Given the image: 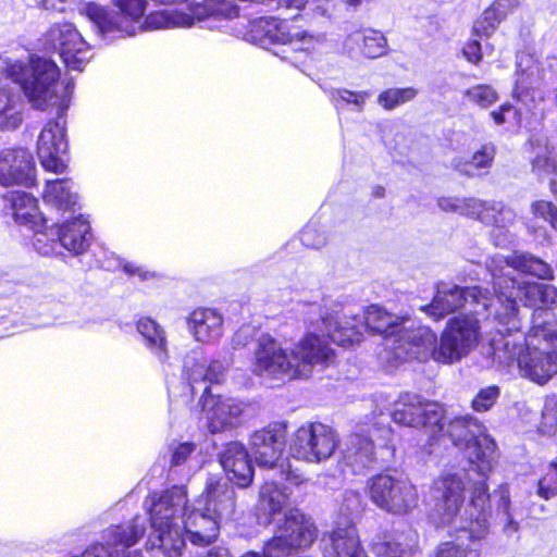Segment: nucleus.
<instances>
[{
	"label": "nucleus",
	"mask_w": 557,
	"mask_h": 557,
	"mask_svg": "<svg viewBox=\"0 0 557 557\" xmlns=\"http://www.w3.org/2000/svg\"><path fill=\"white\" fill-rule=\"evenodd\" d=\"M416 546V534L395 532L377 536L371 543V552L375 557H411Z\"/></svg>",
	"instance_id": "2f4dec72"
},
{
	"label": "nucleus",
	"mask_w": 557,
	"mask_h": 557,
	"mask_svg": "<svg viewBox=\"0 0 557 557\" xmlns=\"http://www.w3.org/2000/svg\"><path fill=\"white\" fill-rule=\"evenodd\" d=\"M23 122L21 97L9 86L0 87V132L16 129Z\"/></svg>",
	"instance_id": "c9c22d12"
},
{
	"label": "nucleus",
	"mask_w": 557,
	"mask_h": 557,
	"mask_svg": "<svg viewBox=\"0 0 557 557\" xmlns=\"http://www.w3.org/2000/svg\"><path fill=\"white\" fill-rule=\"evenodd\" d=\"M502 20L491 8H487L473 24L472 33L478 37H490L500 24Z\"/></svg>",
	"instance_id": "a18cd8bd"
},
{
	"label": "nucleus",
	"mask_w": 557,
	"mask_h": 557,
	"mask_svg": "<svg viewBox=\"0 0 557 557\" xmlns=\"http://www.w3.org/2000/svg\"><path fill=\"white\" fill-rule=\"evenodd\" d=\"M490 307L499 309L495 293L494 296H490L488 292L483 290L480 286L462 288L441 283L432 302L421 307V310L433 320L438 321L461 308H469L470 315L473 317L481 314Z\"/></svg>",
	"instance_id": "1a4fd4ad"
},
{
	"label": "nucleus",
	"mask_w": 557,
	"mask_h": 557,
	"mask_svg": "<svg viewBox=\"0 0 557 557\" xmlns=\"http://www.w3.org/2000/svg\"><path fill=\"white\" fill-rule=\"evenodd\" d=\"M466 97L481 108L492 106L497 99L498 95L490 85H476L466 90Z\"/></svg>",
	"instance_id": "49530a36"
},
{
	"label": "nucleus",
	"mask_w": 557,
	"mask_h": 557,
	"mask_svg": "<svg viewBox=\"0 0 557 557\" xmlns=\"http://www.w3.org/2000/svg\"><path fill=\"white\" fill-rule=\"evenodd\" d=\"M195 445L193 443H183L177 445L171 457V462L174 466H180L184 463L187 458L194 453Z\"/></svg>",
	"instance_id": "4d7b16f0"
},
{
	"label": "nucleus",
	"mask_w": 557,
	"mask_h": 557,
	"mask_svg": "<svg viewBox=\"0 0 557 557\" xmlns=\"http://www.w3.org/2000/svg\"><path fill=\"white\" fill-rule=\"evenodd\" d=\"M481 203L482 208L473 214L472 219L492 226L491 237L495 246H508L513 238L510 227L516 222V212L499 201L481 199Z\"/></svg>",
	"instance_id": "4be33fe9"
},
{
	"label": "nucleus",
	"mask_w": 557,
	"mask_h": 557,
	"mask_svg": "<svg viewBox=\"0 0 557 557\" xmlns=\"http://www.w3.org/2000/svg\"><path fill=\"white\" fill-rule=\"evenodd\" d=\"M532 212L535 216L549 222L552 227L557 231V208L552 202L537 200L532 203Z\"/></svg>",
	"instance_id": "3c124183"
},
{
	"label": "nucleus",
	"mask_w": 557,
	"mask_h": 557,
	"mask_svg": "<svg viewBox=\"0 0 557 557\" xmlns=\"http://www.w3.org/2000/svg\"><path fill=\"white\" fill-rule=\"evenodd\" d=\"M436 557H479V553L463 542H445L437 547Z\"/></svg>",
	"instance_id": "8fccbe9b"
},
{
	"label": "nucleus",
	"mask_w": 557,
	"mask_h": 557,
	"mask_svg": "<svg viewBox=\"0 0 557 557\" xmlns=\"http://www.w3.org/2000/svg\"><path fill=\"white\" fill-rule=\"evenodd\" d=\"M289 492L274 479H267L259 492L260 510L270 517L280 515L288 505Z\"/></svg>",
	"instance_id": "e433bc0d"
},
{
	"label": "nucleus",
	"mask_w": 557,
	"mask_h": 557,
	"mask_svg": "<svg viewBox=\"0 0 557 557\" xmlns=\"http://www.w3.org/2000/svg\"><path fill=\"white\" fill-rule=\"evenodd\" d=\"M536 495L545 500L557 496V457L549 462L546 471L539 479Z\"/></svg>",
	"instance_id": "c03bdc74"
},
{
	"label": "nucleus",
	"mask_w": 557,
	"mask_h": 557,
	"mask_svg": "<svg viewBox=\"0 0 557 557\" xmlns=\"http://www.w3.org/2000/svg\"><path fill=\"white\" fill-rule=\"evenodd\" d=\"M346 499H347L348 502L354 503V504H355V506H357V505H359V503H360V495H359V493H357V492L349 491V492H347V493H346ZM347 507H348L349 509H352L354 505H352V504H351V505H350V504H348V505H347Z\"/></svg>",
	"instance_id": "0e129e2a"
},
{
	"label": "nucleus",
	"mask_w": 557,
	"mask_h": 557,
	"mask_svg": "<svg viewBox=\"0 0 557 557\" xmlns=\"http://www.w3.org/2000/svg\"><path fill=\"white\" fill-rule=\"evenodd\" d=\"M138 333L144 338V345L161 363H168L169 347L165 330L150 318H141L136 323Z\"/></svg>",
	"instance_id": "72a5a7b5"
},
{
	"label": "nucleus",
	"mask_w": 557,
	"mask_h": 557,
	"mask_svg": "<svg viewBox=\"0 0 557 557\" xmlns=\"http://www.w3.org/2000/svg\"><path fill=\"white\" fill-rule=\"evenodd\" d=\"M519 4V0H495L488 8L497 13V16L503 21L509 13L513 12Z\"/></svg>",
	"instance_id": "5fc2aeb1"
},
{
	"label": "nucleus",
	"mask_w": 557,
	"mask_h": 557,
	"mask_svg": "<svg viewBox=\"0 0 557 557\" xmlns=\"http://www.w3.org/2000/svg\"><path fill=\"white\" fill-rule=\"evenodd\" d=\"M300 239L305 246L320 248L325 245L326 237L324 234H317L313 226H306L300 235Z\"/></svg>",
	"instance_id": "864d4df0"
},
{
	"label": "nucleus",
	"mask_w": 557,
	"mask_h": 557,
	"mask_svg": "<svg viewBox=\"0 0 557 557\" xmlns=\"http://www.w3.org/2000/svg\"><path fill=\"white\" fill-rule=\"evenodd\" d=\"M73 188V182L67 178L48 181L42 195L44 200L58 212L74 215L77 206V194Z\"/></svg>",
	"instance_id": "473e14b6"
},
{
	"label": "nucleus",
	"mask_w": 557,
	"mask_h": 557,
	"mask_svg": "<svg viewBox=\"0 0 557 557\" xmlns=\"http://www.w3.org/2000/svg\"><path fill=\"white\" fill-rule=\"evenodd\" d=\"M370 499L379 508L393 515H406L418 505V492L407 479L377 474L368 482Z\"/></svg>",
	"instance_id": "f8f14e48"
},
{
	"label": "nucleus",
	"mask_w": 557,
	"mask_h": 557,
	"mask_svg": "<svg viewBox=\"0 0 557 557\" xmlns=\"http://www.w3.org/2000/svg\"><path fill=\"white\" fill-rule=\"evenodd\" d=\"M444 419L441 421L443 431L434 429L431 436L447 438L458 449L467 450L474 469L483 476L488 475L496 463V443L485 433L484 426L469 414L451 418L447 423Z\"/></svg>",
	"instance_id": "0eeeda50"
},
{
	"label": "nucleus",
	"mask_w": 557,
	"mask_h": 557,
	"mask_svg": "<svg viewBox=\"0 0 557 557\" xmlns=\"http://www.w3.org/2000/svg\"><path fill=\"white\" fill-rule=\"evenodd\" d=\"M35 183L36 165L29 150L20 147L0 151V185L32 187Z\"/></svg>",
	"instance_id": "412c9836"
},
{
	"label": "nucleus",
	"mask_w": 557,
	"mask_h": 557,
	"mask_svg": "<svg viewBox=\"0 0 557 557\" xmlns=\"http://www.w3.org/2000/svg\"><path fill=\"white\" fill-rule=\"evenodd\" d=\"M418 90L413 87L389 88L377 96V103L385 110H393L416 98Z\"/></svg>",
	"instance_id": "37998d69"
},
{
	"label": "nucleus",
	"mask_w": 557,
	"mask_h": 557,
	"mask_svg": "<svg viewBox=\"0 0 557 557\" xmlns=\"http://www.w3.org/2000/svg\"><path fill=\"white\" fill-rule=\"evenodd\" d=\"M123 270L131 275H138L143 280H147L150 276L149 272L144 271L141 268L131 262H125Z\"/></svg>",
	"instance_id": "052dcab7"
},
{
	"label": "nucleus",
	"mask_w": 557,
	"mask_h": 557,
	"mask_svg": "<svg viewBox=\"0 0 557 557\" xmlns=\"http://www.w3.org/2000/svg\"><path fill=\"white\" fill-rule=\"evenodd\" d=\"M67 152L64 123L60 121L48 122L39 134L37 154L42 168L54 173L66 170L64 156Z\"/></svg>",
	"instance_id": "6ab92c4d"
},
{
	"label": "nucleus",
	"mask_w": 557,
	"mask_h": 557,
	"mask_svg": "<svg viewBox=\"0 0 557 557\" xmlns=\"http://www.w3.org/2000/svg\"><path fill=\"white\" fill-rule=\"evenodd\" d=\"M437 206L441 210L446 212H457L467 218H473V214L482 208L481 199L469 197H441L437 200Z\"/></svg>",
	"instance_id": "a19ab883"
},
{
	"label": "nucleus",
	"mask_w": 557,
	"mask_h": 557,
	"mask_svg": "<svg viewBox=\"0 0 557 557\" xmlns=\"http://www.w3.org/2000/svg\"><path fill=\"white\" fill-rule=\"evenodd\" d=\"M374 195L377 197H382L384 195V188L381 186H377L374 190Z\"/></svg>",
	"instance_id": "774afa93"
},
{
	"label": "nucleus",
	"mask_w": 557,
	"mask_h": 557,
	"mask_svg": "<svg viewBox=\"0 0 557 557\" xmlns=\"http://www.w3.org/2000/svg\"><path fill=\"white\" fill-rule=\"evenodd\" d=\"M224 368L220 361H212L206 366V382L219 383L223 377Z\"/></svg>",
	"instance_id": "bf43d9fd"
},
{
	"label": "nucleus",
	"mask_w": 557,
	"mask_h": 557,
	"mask_svg": "<svg viewBox=\"0 0 557 557\" xmlns=\"http://www.w3.org/2000/svg\"><path fill=\"white\" fill-rule=\"evenodd\" d=\"M296 548L295 545H289V541L282 535L274 533L273 537L264 544L262 554L250 550L240 557H292L293 550Z\"/></svg>",
	"instance_id": "79ce46f5"
},
{
	"label": "nucleus",
	"mask_w": 557,
	"mask_h": 557,
	"mask_svg": "<svg viewBox=\"0 0 557 557\" xmlns=\"http://www.w3.org/2000/svg\"><path fill=\"white\" fill-rule=\"evenodd\" d=\"M542 81L543 70L539 61L530 53H518L513 97L529 106L534 101L535 92L541 87Z\"/></svg>",
	"instance_id": "bb28decb"
},
{
	"label": "nucleus",
	"mask_w": 557,
	"mask_h": 557,
	"mask_svg": "<svg viewBox=\"0 0 557 557\" xmlns=\"http://www.w3.org/2000/svg\"><path fill=\"white\" fill-rule=\"evenodd\" d=\"M335 431L323 423H308L298 428L289 440V454L307 462L329 459L337 447Z\"/></svg>",
	"instance_id": "4468645a"
},
{
	"label": "nucleus",
	"mask_w": 557,
	"mask_h": 557,
	"mask_svg": "<svg viewBox=\"0 0 557 557\" xmlns=\"http://www.w3.org/2000/svg\"><path fill=\"white\" fill-rule=\"evenodd\" d=\"M530 146L532 147V171L539 177L555 175L557 173V162L547 140L540 137L532 138L530 139Z\"/></svg>",
	"instance_id": "4c0bfd02"
},
{
	"label": "nucleus",
	"mask_w": 557,
	"mask_h": 557,
	"mask_svg": "<svg viewBox=\"0 0 557 557\" xmlns=\"http://www.w3.org/2000/svg\"><path fill=\"white\" fill-rule=\"evenodd\" d=\"M275 533L297 548L309 547L317 539L313 521L298 509L287 510L284 517L277 520Z\"/></svg>",
	"instance_id": "393cba45"
},
{
	"label": "nucleus",
	"mask_w": 557,
	"mask_h": 557,
	"mask_svg": "<svg viewBox=\"0 0 557 557\" xmlns=\"http://www.w3.org/2000/svg\"><path fill=\"white\" fill-rule=\"evenodd\" d=\"M397 361H437L438 339L425 325L404 324L387 348Z\"/></svg>",
	"instance_id": "dca6fc26"
},
{
	"label": "nucleus",
	"mask_w": 557,
	"mask_h": 557,
	"mask_svg": "<svg viewBox=\"0 0 557 557\" xmlns=\"http://www.w3.org/2000/svg\"><path fill=\"white\" fill-rule=\"evenodd\" d=\"M509 113H512L513 124L518 125L521 121L520 113L510 103L502 104L498 110L492 111L490 115L493 119L495 124L502 125V124L510 122V117L508 116Z\"/></svg>",
	"instance_id": "603ef678"
},
{
	"label": "nucleus",
	"mask_w": 557,
	"mask_h": 557,
	"mask_svg": "<svg viewBox=\"0 0 557 557\" xmlns=\"http://www.w3.org/2000/svg\"><path fill=\"white\" fill-rule=\"evenodd\" d=\"M187 327L197 342L212 344L223 334V318L213 309L198 308L188 315Z\"/></svg>",
	"instance_id": "c756f323"
},
{
	"label": "nucleus",
	"mask_w": 557,
	"mask_h": 557,
	"mask_svg": "<svg viewBox=\"0 0 557 557\" xmlns=\"http://www.w3.org/2000/svg\"><path fill=\"white\" fill-rule=\"evenodd\" d=\"M293 351L286 349L272 336L262 334L257 342L253 355L252 371L267 379L293 380L304 376L296 363Z\"/></svg>",
	"instance_id": "ddd939ff"
},
{
	"label": "nucleus",
	"mask_w": 557,
	"mask_h": 557,
	"mask_svg": "<svg viewBox=\"0 0 557 557\" xmlns=\"http://www.w3.org/2000/svg\"><path fill=\"white\" fill-rule=\"evenodd\" d=\"M487 268L499 305L495 315L507 313L508 326L506 330L508 331L520 327L518 302L525 307H534L533 314H536L539 311H548L546 308L557 300V287L549 284L521 281L513 275L516 271H519L540 280H553V268L540 258L522 252H513L507 257L495 255L490 259Z\"/></svg>",
	"instance_id": "39448f33"
},
{
	"label": "nucleus",
	"mask_w": 557,
	"mask_h": 557,
	"mask_svg": "<svg viewBox=\"0 0 557 557\" xmlns=\"http://www.w3.org/2000/svg\"><path fill=\"white\" fill-rule=\"evenodd\" d=\"M343 50L350 58L376 59L387 53V40L382 33L375 29H356L344 39Z\"/></svg>",
	"instance_id": "cd10ccee"
},
{
	"label": "nucleus",
	"mask_w": 557,
	"mask_h": 557,
	"mask_svg": "<svg viewBox=\"0 0 557 557\" xmlns=\"http://www.w3.org/2000/svg\"><path fill=\"white\" fill-rule=\"evenodd\" d=\"M369 91H352L346 88L333 89L330 94L331 101L337 111L346 109L362 112L367 100L370 98Z\"/></svg>",
	"instance_id": "58836bf2"
},
{
	"label": "nucleus",
	"mask_w": 557,
	"mask_h": 557,
	"mask_svg": "<svg viewBox=\"0 0 557 557\" xmlns=\"http://www.w3.org/2000/svg\"><path fill=\"white\" fill-rule=\"evenodd\" d=\"M0 74L18 84L35 109L57 108L61 116L70 106V85L59 84L60 70L53 61L36 59L24 64L0 59Z\"/></svg>",
	"instance_id": "423d86ee"
},
{
	"label": "nucleus",
	"mask_w": 557,
	"mask_h": 557,
	"mask_svg": "<svg viewBox=\"0 0 557 557\" xmlns=\"http://www.w3.org/2000/svg\"><path fill=\"white\" fill-rule=\"evenodd\" d=\"M496 494L498 495L499 498L498 510H500L505 516L504 532L507 535H512L518 532L519 523L512 519L509 512L510 496L508 486L500 485L499 488L496 491Z\"/></svg>",
	"instance_id": "de8ad7c7"
},
{
	"label": "nucleus",
	"mask_w": 557,
	"mask_h": 557,
	"mask_svg": "<svg viewBox=\"0 0 557 557\" xmlns=\"http://www.w3.org/2000/svg\"><path fill=\"white\" fill-rule=\"evenodd\" d=\"M321 550L322 557H368L354 525L338 527L324 534Z\"/></svg>",
	"instance_id": "a878e982"
},
{
	"label": "nucleus",
	"mask_w": 557,
	"mask_h": 557,
	"mask_svg": "<svg viewBox=\"0 0 557 557\" xmlns=\"http://www.w3.org/2000/svg\"><path fill=\"white\" fill-rule=\"evenodd\" d=\"M4 199L10 205L16 223L36 226L38 222H47L38 210L37 199L29 193L21 190L10 191L4 196Z\"/></svg>",
	"instance_id": "f704fd0d"
},
{
	"label": "nucleus",
	"mask_w": 557,
	"mask_h": 557,
	"mask_svg": "<svg viewBox=\"0 0 557 557\" xmlns=\"http://www.w3.org/2000/svg\"><path fill=\"white\" fill-rule=\"evenodd\" d=\"M203 557H231L230 552L225 547L211 548Z\"/></svg>",
	"instance_id": "680f3d73"
},
{
	"label": "nucleus",
	"mask_w": 557,
	"mask_h": 557,
	"mask_svg": "<svg viewBox=\"0 0 557 557\" xmlns=\"http://www.w3.org/2000/svg\"><path fill=\"white\" fill-rule=\"evenodd\" d=\"M286 443V424L276 422L256 431L250 437L251 454L258 466L269 469L280 468V476L292 485L304 482L301 473L293 470L287 462H280Z\"/></svg>",
	"instance_id": "9b49d317"
},
{
	"label": "nucleus",
	"mask_w": 557,
	"mask_h": 557,
	"mask_svg": "<svg viewBox=\"0 0 557 557\" xmlns=\"http://www.w3.org/2000/svg\"><path fill=\"white\" fill-rule=\"evenodd\" d=\"M310 313L311 315L308 318L309 330L292 350L294 357H296V363L305 372L302 377L309 376L312 366L327 367L333 362L334 350L330 347L326 338L336 343L332 335L338 329L341 322L338 318L335 319L329 313H323L318 306H312Z\"/></svg>",
	"instance_id": "6e6552de"
},
{
	"label": "nucleus",
	"mask_w": 557,
	"mask_h": 557,
	"mask_svg": "<svg viewBox=\"0 0 557 557\" xmlns=\"http://www.w3.org/2000/svg\"><path fill=\"white\" fill-rule=\"evenodd\" d=\"M144 507L149 513L151 533L149 547L152 557H181L186 539L196 546H207L219 536L220 520L197 499L188 505L184 485L150 493Z\"/></svg>",
	"instance_id": "f03ea898"
},
{
	"label": "nucleus",
	"mask_w": 557,
	"mask_h": 557,
	"mask_svg": "<svg viewBox=\"0 0 557 557\" xmlns=\"http://www.w3.org/2000/svg\"><path fill=\"white\" fill-rule=\"evenodd\" d=\"M474 468L470 463L469 469L444 472L434 480L431 512L436 525H453L472 541L485 537L491 517L488 475L483 476Z\"/></svg>",
	"instance_id": "7ed1b4c3"
},
{
	"label": "nucleus",
	"mask_w": 557,
	"mask_h": 557,
	"mask_svg": "<svg viewBox=\"0 0 557 557\" xmlns=\"http://www.w3.org/2000/svg\"><path fill=\"white\" fill-rule=\"evenodd\" d=\"M202 507L219 520L231 519L236 508V493L227 482H208Z\"/></svg>",
	"instance_id": "7c9ffc66"
},
{
	"label": "nucleus",
	"mask_w": 557,
	"mask_h": 557,
	"mask_svg": "<svg viewBox=\"0 0 557 557\" xmlns=\"http://www.w3.org/2000/svg\"><path fill=\"white\" fill-rule=\"evenodd\" d=\"M246 407L244 401L233 397H206L203 412L210 432H223L240 424Z\"/></svg>",
	"instance_id": "5701e85b"
},
{
	"label": "nucleus",
	"mask_w": 557,
	"mask_h": 557,
	"mask_svg": "<svg viewBox=\"0 0 557 557\" xmlns=\"http://www.w3.org/2000/svg\"><path fill=\"white\" fill-rule=\"evenodd\" d=\"M249 330L248 329H240L234 336V344L236 346H245L246 345V341H243L242 337L244 335H246V333L248 332Z\"/></svg>",
	"instance_id": "69168bd1"
},
{
	"label": "nucleus",
	"mask_w": 557,
	"mask_h": 557,
	"mask_svg": "<svg viewBox=\"0 0 557 557\" xmlns=\"http://www.w3.org/2000/svg\"><path fill=\"white\" fill-rule=\"evenodd\" d=\"M479 320L472 315L450 319L442 332L437 362L454 363L466 357L479 343Z\"/></svg>",
	"instance_id": "2eb2a0df"
},
{
	"label": "nucleus",
	"mask_w": 557,
	"mask_h": 557,
	"mask_svg": "<svg viewBox=\"0 0 557 557\" xmlns=\"http://www.w3.org/2000/svg\"><path fill=\"white\" fill-rule=\"evenodd\" d=\"M495 157V147L493 144L483 145L478 151H475L471 160L461 162L459 160L453 161V166L466 175H473L469 168L474 169H487L492 165Z\"/></svg>",
	"instance_id": "ea45409f"
},
{
	"label": "nucleus",
	"mask_w": 557,
	"mask_h": 557,
	"mask_svg": "<svg viewBox=\"0 0 557 557\" xmlns=\"http://www.w3.org/2000/svg\"><path fill=\"white\" fill-rule=\"evenodd\" d=\"M45 45L59 53L65 66L82 71L90 60V48L72 23L52 25L45 35Z\"/></svg>",
	"instance_id": "f3484780"
},
{
	"label": "nucleus",
	"mask_w": 557,
	"mask_h": 557,
	"mask_svg": "<svg viewBox=\"0 0 557 557\" xmlns=\"http://www.w3.org/2000/svg\"><path fill=\"white\" fill-rule=\"evenodd\" d=\"M45 235H37V238L34 243V246L35 248L38 250V252H40L41 255H49L53 251V247H46V246H41L42 242H44V237Z\"/></svg>",
	"instance_id": "e2e57ef3"
},
{
	"label": "nucleus",
	"mask_w": 557,
	"mask_h": 557,
	"mask_svg": "<svg viewBox=\"0 0 557 557\" xmlns=\"http://www.w3.org/2000/svg\"><path fill=\"white\" fill-rule=\"evenodd\" d=\"M462 53L469 62L478 64L482 59L480 42L478 40H470L465 45Z\"/></svg>",
	"instance_id": "13d9d810"
},
{
	"label": "nucleus",
	"mask_w": 557,
	"mask_h": 557,
	"mask_svg": "<svg viewBox=\"0 0 557 557\" xmlns=\"http://www.w3.org/2000/svg\"><path fill=\"white\" fill-rule=\"evenodd\" d=\"M184 371L187 375V379L190 383L191 388L194 389V384L198 382H206V364L205 363H196L194 367L189 368L188 361H185Z\"/></svg>",
	"instance_id": "6e6d98bb"
},
{
	"label": "nucleus",
	"mask_w": 557,
	"mask_h": 557,
	"mask_svg": "<svg viewBox=\"0 0 557 557\" xmlns=\"http://www.w3.org/2000/svg\"><path fill=\"white\" fill-rule=\"evenodd\" d=\"M499 397V388L496 385L487 386L479 391L472 399L471 407L476 412L490 410Z\"/></svg>",
	"instance_id": "09e8293b"
},
{
	"label": "nucleus",
	"mask_w": 557,
	"mask_h": 557,
	"mask_svg": "<svg viewBox=\"0 0 557 557\" xmlns=\"http://www.w3.org/2000/svg\"><path fill=\"white\" fill-rule=\"evenodd\" d=\"M392 430L388 426H373L370 437L358 433L347 436L342 449V463L352 473H359L368 468L374 460V437L389 441Z\"/></svg>",
	"instance_id": "aec40b11"
},
{
	"label": "nucleus",
	"mask_w": 557,
	"mask_h": 557,
	"mask_svg": "<svg viewBox=\"0 0 557 557\" xmlns=\"http://www.w3.org/2000/svg\"><path fill=\"white\" fill-rule=\"evenodd\" d=\"M339 321L338 329L332 335L337 345L346 347L359 343L363 329H369L374 333L384 335L386 348L392 344V338L397 335L403 325L410 322L408 317H397L377 305H371L367 308L363 321L356 317L341 319Z\"/></svg>",
	"instance_id": "9d476101"
},
{
	"label": "nucleus",
	"mask_w": 557,
	"mask_h": 557,
	"mask_svg": "<svg viewBox=\"0 0 557 557\" xmlns=\"http://www.w3.org/2000/svg\"><path fill=\"white\" fill-rule=\"evenodd\" d=\"M550 189L554 194L557 195V181L555 178L550 180Z\"/></svg>",
	"instance_id": "338daca9"
},
{
	"label": "nucleus",
	"mask_w": 557,
	"mask_h": 557,
	"mask_svg": "<svg viewBox=\"0 0 557 557\" xmlns=\"http://www.w3.org/2000/svg\"><path fill=\"white\" fill-rule=\"evenodd\" d=\"M444 408L437 403L424 401L418 395H405L392 412L395 423L411 428H424L432 434L434 429L443 431L441 424Z\"/></svg>",
	"instance_id": "a211bd4d"
},
{
	"label": "nucleus",
	"mask_w": 557,
	"mask_h": 557,
	"mask_svg": "<svg viewBox=\"0 0 557 557\" xmlns=\"http://www.w3.org/2000/svg\"><path fill=\"white\" fill-rule=\"evenodd\" d=\"M50 235L53 242L57 239L63 248L74 255L86 251L91 240L90 226L81 214H69L61 224L57 222L51 226Z\"/></svg>",
	"instance_id": "b1692460"
},
{
	"label": "nucleus",
	"mask_w": 557,
	"mask_h": 557,
	"mask_svg": "<svg viewBox=\"0 0 557 557\" xmlns=\"http://www.w3.org/2000/svg\"><path fill=\"white\" fill-rule=\"evenodd\" d=\"M220 460L231 482L239 487H247L251 484L253 468L243 444L230 443L221 454Z\"/></svg>",
	"instance_id": "c85d7f7f"
},
{
	"label": "nucleus",
	"mask_w": 557,
	"mask_h": 557,
	"mask_svg": "<svg viewBox=\"0 0 557 557\" xmlns=\"http://www.w3.org/2000/svg\"><path fill=\"white\" fill-rule=\"evenodd\" d=\"M497 335L491 338L494 359L499 363L517 361L522 376L544 384L557 373V324L550 311L532 314V327L527 337L518 330L508 331L507 313L495 315Z\"/></svg>",
	"instance_id": "20e7f679"
},
{
	"label": "nucleus",
	"mask_w": 557,
	"mask_h": 557,
	"mask_svg": "<svg viewBox=\"0 0 557 557\" xmlns=\"http://www.w3.org/2000/svg\"><path fill=\"white\" fill-rule=\"evenodd\" d=\"M234 17L238 18L233 26L237 37L271 50L274 55L297 67L302 65L310 51L323 41L322 36L308 34L287 22H276L267 17L253 21L238 17L237 8L231 0L193 2L188 5L187 12L157 11L146 17L145 27L148 29L187 28L207 20L220 21Z\"/></svg>",
	"instance_id": "f257e3e1"
}]
</instances>
